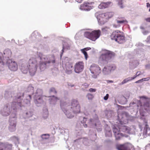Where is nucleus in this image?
<instances>
[{"label":"nucleus","instance_id":"nucleus-19","mask_svg":"<svg viewBox=\"0 0 150 150\" xmlns=\"http://www.w3.org/2000/svg\"><path fill=\"white\" fill-rule=\"evenodd\" d=\"M88 48H86L83 49H81V52L85 56V57L86 60L87 59L88 55L87 54V53L86 52V51H87V49H88Z\"/></svg>","mask_w":150,"mask_h":150},{"label":"nucleus","instance_id":"nucleus-56","mask_svg":"<svg viewBox=\"0 0 150 150\" xmlns=\"http://www.w3.org/2000/svg\"><path fill=\"white\" fill-rule=\"evenodd\" d=\"M104 29H105V28H102V30H103Z\"/></svg>","mask_w":150,"mask_h":150},{"label":"nucleus","instance_id":"nucleus-50","mask_svg":"<svg viewBox=\"0 0 150 150\" xmlns=\"http://www.w3.org/2000/svg\"><path fill=\"white\" fill-rule=\"evenodd\" d=\"M87 48H88V49H87V50H89L90 49H91V48L90 47H87Z\"/></svg>","mask_w":150,"mask_h":150},{"label":"nucleus","instance_id":"nucleus-4","mask_svg":"<svg viewBox=\"0 0 150 150\" xmlns=\"http://www.w3.org/2000/svg\"><path fill=\"white\" fill-rule=\"evenodd\" d=\"M110 37L112 40H115L120 44L122 43L125 41L124 34L119 30L113 31Z\"/></svg>","mask_w":150,"mask_h":150},{"label":"nucleus","instance_id":"nucleus-26","mask_svg":"<svg viewBox=\"0 0 150 150\" xmlns=\"http://www.w3.org/2000/svg\"><path fill=\"white\" fill-rule=\"evenodd\" d=\"M20 93L18 94V97H17V100H18H18L17 101V104H20L21 103V96H20Z\"/></svg>","mask_w":150,"mask_h":150},{"label":"nucleus","instance_id":"nucleus-3","mask_svg":"<svg viewBox=\"0 0 150 150\" xmlns=\"http://www.w3.org/2000/svg\"><path fill=\"white\" fill-rule=\"evenodd\" d=\"M115 55V53L112 52L105 49L102 50L99 57V64L100 65L101 64H107Z\"/></svg>","mask_w":150,"mask_h":150},{"label":"nucleus","instance_id":"nucleus-44","mask_svg":"<svg viewBox=\"0 0 150 150\" xmlns=\"http://www.w3.org/2000/svg\"><path fill=\"white\" fill-rule=\"evenodd\" d=\"M83 86H86V88H87V87H88L89 86V85L88 84H87L86 83H85L83 85Z\"/></svg>","mask_w":150,"mask_h":150},{"label":"nucleus","instance_id":"nucleus-30","mask_svg":"<svg viewBox=\"0 0 150 150\" xmlns=\"http://www.w3.org/2000/svg\"><path fill=\"white\" fill-rule=\"evenodd\" d=\"M50 93H51L52 92H53L54 93H57V91L55 90V88H51L50 90Z\"/></svg>","mask_w":150,"mask_h":150},{"label":"nucleus","instance_id":"nucleus-43","mask_svg":"<svg viewBox=\"0 0 150 150\" xmlns=\"http://www.w3.org/2000/svg\"><path fill=\"white\" fill-rule=\"evenodd\" d=\"M146 6L147 8L149 7H150V4L149 3H147Z\"/></svg>","mask_w":150,"mask_h":150},{"label":"nucleus","instance_id":"nucleus-38","mask_svg":"<svg viewBox=\"0 0 150 150\" xmlns=\"http://www.w3.org/2000/svg\"><path fill=\"white\" fill-rule=\"evenodd\" d=\"M145 79V78H144V79H141L139 80H138V81H136L135 82V83H139L140 82L142 81L144 79Z\"/></svg>","mask_w":150,"mask_h":150},{"label":"nucleus","instance_id":"nucleus-37","mask_svg":"<svg viewBox=\"0 0 150 150\" xmlns=\"http://www.w3.org/2000/svg\"><path fill=\"white\" fill-rule=\"evenodd\" d=\"M89 91L90 92H95L96 91V89L92 88H90L89 89Z\"/></svg>","mask_w":150,"mask_h":150},{"label":"nucleus","instance_id":"nucleus-52","mask_svg":"<svg viewBox=\"0 0 150 150\" xmlns=\"http://www.w3.org/2000/svg\"><path fill=\"white\" fill-rule=\"evenodd\" d=\"M9 115V113H7V114H6V115Z\"/></svg>","mask_w":150,"mask_h":150},{"label":"nucleus","instance_id":"nucleus-12","mask_svg":"<svg viewBox=\"0 0 150 150\" xmlns=\"http://www.w3.org/2000/svg\"><path fill=\"white\" fill-rule=\"evenodd\" d=\"M93 4V2H84L83 4L81 5V7L84 10H90L94 7L92 5Z\"/></svg>","mask_w":150,"mask_h":150},{"label":"nucleus","instance_id":"nucleus-9","mask_svg":"<svg viewBox=\"0 0 150 150\" xmlns=\"http://www.w3.org/2000/svg\"><path fill=\"white\" fill-rule=\"evenodd\" d=\"M63 67L67 74H70L72 73L74 67L72 63L69 62H66L64 65H63Z\"/></svg>","mask_w":150,"mask_h":150},{"label":"nucleus","instance_id":"nucleus-36","mask_svg":"<svg viewBox=\"0 0 150 150\" xmlns=\"http://www.w3.org/2000/svg\"><path fill=\"white\" fill-rule=\"evenodd\" d=\"M87 121V118L86 117H83V119L82 121H81V122L82 123H85L86 121Z\"/></svg>","mask_w":150,"mask_h":150},{"label":"nucleus","instance_id":"nucleus-21","mask_svg":"<svg viewBox=\"0 0 150 150\" xmlns=\"http://www.w3.org/2000/svg\"><path fill=\"white\" fill-rule=\"evenodd\" d=\"M133 63V66H134L135 67H136V66H137L139 63L137 61H134L132 62H130L129 63V64L130 66H131V64Z\"/></svg>","mask_w":150,"mask_h":150},{"label":"nucleus","instance_id":"nucleus-33","mask_svg":"<svg viewBox=\"0 0 150 150\" xmlns=\"http://www.w3.org/2000/svg\"><path fill=\"white\" fill-rule=\"evenodd\" d=\"M113 26L115 28H118L120 26V24H113Z\"/></svg>","mask_w":150,"mask_h":150},{"label":"nucleus","instance_id":"nucleus-27","mask_svg":"<svg viewBox=\"0 0 150 150\" xmlns=\"http://www.w3.org/2000/svg\"><path fill=\"white\" fill-rule=\"evenodd\" d=\"M27 117H29L32 116L33 115V112H32L28 111L26 113Z\"/></svg>","mask_w":150,"mask_h":150},{"label":"nucleus","instance_id":"nucleus-14","mask_svg":"<svg viewBox=\"0 0 150 150\" xmlns=\"http://www.w3.org/2000/svg\"><path fill=\"white\" fill-rule=\"evenodd\" d=\"M117 23L118 24H126L128 23V21L125 17L119 16L116 19Z\"/></svg>","mask_w":150,"mask_h":150},{"label":"nucleus","instance_id":"nucleus-35","mask_svg":"<svg viewBox=\"0 0 150 150\" xmlns=\"http://www.w3.org/2000/svg\"><path fill=\"white\" fill-rule=\"evenodd\" d=\"M109 94H106V96H105L104 97V99L105 100H107L109 97Z\"/></svg>","mask_w":150,"mask_h":150},{"label":"nucleus","instance_id":"nucleus-8","mask_svg":"<svg viewBox=\"0 0 150 150\" xmlns=\"http://www.w3.org/2000/svg\"><path fill=\"white\" fill-rule=\"evenodd\" d=\"M42 91L40 89L37 90L34 97V102L36 104L41 103L43 102Z\"/></svg>","mask_w":150,"mask_h":150},{"label":"nucleus","instance_id":"nucleus-46","mask_svg":"<svg viewBox=\"0 0 150 150\" xmlns=\"http://www.w3.org/2000/svg\"><path fill=\"white\" fill-rule=\"evenodd\" d=\"M28 97H29V98L30 99H31V95H28Z\"/></svg>","mask_w":150,"mask_h":150},{"label":"nucleus","instance_id":"nucleus-40","mask_svg":"<svg viewBox=\"0 0 150 150\" xmlns=\"http://www.w3.org/2000/svg\"><path fill=\"white\" fill-rule=\"evenodd\" d=\"M107 68L106 67H105L103 69V71L104 72L105 71H107Z\"/></svg>","mask_w":150,"mask_h":150},{"label":"nucleus","instance_id":"nucleus-2","mask_svg":"<svg viewBox=\"0 0 150 150\" xmlns=\"http://www.w3.org/2000/svg\"><path fill=\"white\" fill-rule=\"evenodd\" d=\"M37 61L33 58H30L27 64H23L21 67V70L24 74L27 73L28 70L31 76L34 75L37 70Z\"/></svg>","mask_w":150,"mask_h":150},{"label":"nucleus","instance_id":"nucleus-10","mask_svg":"<svg viewBox=\"0 0 150 150\" xmlns=\"http://www.w3.org/2000/svg\"><path fill=\"white\" fill-rule=\"evenodd\" d=\"M84 64L83 62H79L76 63L74 65L75 72L79 73L82 72L84 69Z\"/></svg>","mask_w":150,"mask_h":150},{"label":"nucleus","instance_id":"nucleus-31","mask_svg":"<svg viewBox=\"0 0 150 150\" xmlns=\"http://www.w3.org/2000/svg\"><path fill=\"white\" fill-rule=\"evenodd\" d=\"M10 125L11 127H12L13 128H14V129H15V127L16 126V124L15 122L13 121V122H11L10 123Z\"/></svg>","mask_w":150,"mask_h":150},{"label":"nucleus","instance_id":"nucleus-48","mask_svg":"<svg viewBox=\"0 0 150 150\" xmlns=\"http://www.w3.org/2000/svg\"><path fill=\"white\" fill-rule=\"evenodd\" d=\"M51 62L52 63H54L55 62V61L54 60H52V61H51Z\"/></svg>","mask_w":150,"mask_h":150},{"label":"nucleus","instance_id":"nucleus-34","mask_svg":"<svg viewBox=\"0 0 150 150\" xmlns=\"http://www.w3.org/2000/svg\"><path fill=\"white\" fill-rule=\"evenodd\" d=\"M138 73H139V72H137V73H136V75H135L133 77H131V79L132 80L133 79H135L137 76H139V75H137V74H138Z\"/></svg>","mask_w":150,"mask_h":150},{"label":"nucleus","instance_id":"nucleus-39","mask_svg":"<svg viewBox=\"0 0 150 150\" xmlns=\"http://www.w3.org/2000/svg\"><path fill=\"white\" fill-rule=\"evenodd\" d=\"M145 20L148 22L150 23V17L146 18Z\"/></svg>","mask_w":150,"mask_h":150},{"label":"nucleus","instance_id":"nucleus-18","mask_svg":"<svg viewBox=\"0 0 150 150\" xmlns=\"http://www.w3.org/2000/svg\"><path fill=\"white\" fill-rule=\"evenodd\" d=\"M37 54L39 57L40 58L41 60H45L46 58H47V56L43 55L42 53L39 52H37Z\"/></svg>","mask_w":150,"mask_h":150},{"label":"nucleus","instance_id":"nucleus-17","mask_svg":"<svg viewBox=\"0 0 150 150\" xmlns=\"http://www.w3.org/2000/svg\"><path fill=\"white\" fill-rule=\"evenodd\" d=\"M51 62L50 60L45 61L44 62H40V68L41 71L43 70L46 68V65L47 64H50Z\"/></svg>","mask_w":150,"mask_h":150},{"label":"nucleus","instance_id":"nucleus-25","mask_svg":"<svg viewBox=\"0 0 150 150\" xmlns=\"http://www.w3.org/2000/svg\"><path fill=\"white\" fill-rule=\"evenodd\" d=\"M118 2V4L119 5L120 8H123L122 0H117Z\"/></svg>","mask_w":150,"mask_h":150},{"label":"nucleus","instance_id":"nucleus-55","mask_svg":"<svg viewBox=\"0 0 150 150\" xmlns=\"http://www.w3.org/2000/svg\"><path fill=\"white\" fill-rule=\"evenodd\" d=\"M22 96H23V93L22 94Z\"/></svg>","mask_w":150,"mask_h":150},{"label":"nucleus","instance_id":"nucleus-20","mask_svg":"<svg viewBox=\"0 0 150 150\" xmlns=\"http://www.w3.org/2000/svg\"><path fill=\"white\" fill-rule=\"evenodd\" d=\"M27 91L28 92H30L31 94H33L34 93V88L31 86H29L28 88Z\"/></svg>","mask_w":150,"mask_h":150},{"label":"nucleus","instance_id":"nucleus-29","mask_svg":"<svg viewBox=\"0 0 150 150\" xmlns=\"http://www.w3.org/2000/svg\"><path fill=\"white\" fill-rule=\"evenodd\" d=\"M88 99L89 100H92L93 98V96L91 94H88L87 96Z\"/></svg>","mask_w":150,"mask_h":150},{"label":"nucleus","instance_id":"nucleus-28","mask_svg":"<svg viewBox=\"0 0 150 150\" xmlns=\"http://www.w3.org/2000/svg\"><path fill=\"white\" fill-rule=\"evenodd\" d=\"M147 126V125H146V126ZM148 129V128L146 127H145L144 129L143 132V135H145L147 134V130Z\"/></svg>","mask_w":150,"mask_h":150},{"label":"nucleus","instance_id":"nucleus-53","mask_svg":"<svg viewBox=\"0 0 150 150\" xmlns=\"http://www.w3.org/2000/svg\"><path fill=\"white\" fill-rule=\"evenodd\" d=\"M109 132L110 133V134H111V132Z\"/></svg>","mask_w":150,"mask_h":150},{"label":"nucleus","instance_id":"nucleus-41","mask_svg":"<svg viewBox=\"0 0 150 150\" xmlns=\"http://www.w3.org/2000/svg\"><path fill=\"white\" fill-rule=\"evenodd\" d=\"M0 64L4 65V63L3 62L2 59H1V57L0 56Z\"/></svg>","mask_w":150,"mask_h":150},{"label":"nucleus","instance_id":"nucleus-32","mask_svg":"<svg viewBox=\"0 0 150 150\" xmlns=\"http://www.w3.org/2000/svg\"><path fill=\"white\" fill-rule=\"evenodd\" d=\"M122 129L124 130V131L128 132L129 130L128 127L126 126H123L122 127Z\"/></svg>","mask_w":150,"mask_h":150},{"label":"nucleus","instance_id":"nucleus-42","mask_svg":"<svg viewBox=\"0 0 150 150\" xmlns=\"http://www.w3.org/2000/svg\"><path fill=\"white\" fill-rule=\"evenodd\" d=\"M76 1L78 2V3H81L82 2V1H83V0H75Z\"/></svg>","mask_w":150,"mask_h":150},{"label":"nucleus","instance_id":"nucleus-51","mask_svg":"<svg viewBox=\"0 0 150 150\" xmlns=\"http://www.w3.org/2000/svg\"><path fill=\"white\" fill-rule=\"evenodd\" d=\"M64 48L63 47V49L62 50V53L64 52Z\"/></svg>","mask_w":150,"mask_h":150},{"label":"nucleus","instance_id":"nucleus-54","mask_svg":"<svg viewBox=\"0 0 150 150\" xmlns=\"http://www.w3.org/2000/svg\"><path fill=\"white\" fill-rule=\"evenodd\" d=\"M149 12H150V8H149Z\"/></svg>","mask_w":150,"mask_h":150},{"label":"nucleus","instance_id":"nucleus-49","mask_svg":"<svg viewBox=\"0 0 150 150\" xmlns=\"http://www.w3.org/2000/svg\"><path fill=\"white\" fill-rule=\"evenodd\" d=\"M84 126L85 127H87V125L86 124L84 125Z\"/></svg>","mask_w":150,"mask_h":150},{"label":"nucleus","instance_id":"nucleus-13","mask_svg":"<svg viewBox=\"0 0 150 150\" xmlns=\"http://www.w3.org/2000/svg\"><path fill=\"white\" fill-rule=\"evenodd\" d=\"M113 131L116 140H119L120 138L123 136V134L120 133V130L116 128H113Z\"/></svg>","mask_w":150,"mask_h":150},{"label":"nucleus","instance_id":"nucleus-1","mask_svg":"<svg viewBox=\"0 0 150 150\" xmlns=\"http://www.w3.org/2000/svg\"><path fill=\"white\" fill-rule=\"evenodd\" d=\"M60 105L62 111L68 118L73 117L74 114L80 112V106L78 101L76 99H73L68 104L65 102L61 100Z\"/></svg>","mask_w":150,"mask_h":150},{"label":"nucleus","instance_id":"nucleus-16","mask_svg":"<svg viewBox=\"0 0 150 150\" xmlns=\"http://www.w3.org/2000/svg\"><path fill=\"white\" fill-rule=\"evenodd\" d=\"M9 69L13 71H16L18 69V66L17 63L14 62H11L8 66Z\"/></svg>","mask_w":150,"mask_h":150},{"label":"nucleus","instance_id":"nucleus-23","mask_svg":"<svg viewBox=\"0 0 150 150\" xmlns=\"http://www.w3.org/2000/svg\"><path fill=\"white\" fill-rule=\"evenodd\" d=\"M131 78L130 77H129L127 78H126V79H124L123 81H122V82L121 83L122 84H123L127 82L131 81L132 80L131 79Z\"/></svg>","mask_w":150,"mask_h":150},{"label":"nucleus","instance_id":"nucleus-6","mask_svg":"<svg viewBox=\"0 0 150 150\" xmlns=\"http://www.w3.org/2000/svg\"><path fill=\"white\" fill-rule=\"evenodd\" d=\"M101 31L100 30H94L91 32L85 31L84 33L85 37L93 41H95L100 37Z\"/></svg>","mask_w":150,"mask_h":150},{"label":"nucleus","instance_id":"nucleus-7","mask_svg":"<svg viewBox=\"0 0 150 150\" xmlns=\"http://www.w3.org/2000/svg\"><path fill=\"white\" fill-rule=\"evenodd\" d=\"M90 70L93 74V77L96 78L101 72V69L98 66L95 64H93L90 67Z\"/></svg>","mask_w":150,"mask_h":150},{"label":"nucleus","instance_id":"nucleus-15","mask_svg":"<svg viewBox=\"0 0 150 150\" xmlns=\"http://www.w3.org/2000/svg\"><path fill=\"white\" fill-rule=\"evenodd\" d=\"M111 4V2H101L98 6V8L100 9H103L108 8Z\"/></svg>","mask_w":150,"mask_h":150},{"label":"nucleus","instance_id":"nucleus-24","mask_svg":"<svg viewBox=\"0 0 150 150\" xmlns=\"http://www.w3.org/2000/svg\"><path fill=\"white\" fill-rule=\"evenodd\" d=\"M49 135L48 134H43L42 135L41 137L43 139H47L49 137Z\"/></svg>","mask_w":150,"mask_h":150},{"label":"nucleus","instance_id":"nucleus-57","mask_svg":"<svg viewBox=\"0 0 150 150\" xmlns=\"http://www.w3.org/2000/svg\"><path fill=\"white\" fill-rule=\"evenodd\" d=\"M148 38H149H149H150V37H149L148 38Z\"/></svg>","mask_w":150,"mask_h":150},{"label":"nucleus","instance_id":"nucleus-47","mask_svg":"<svg viewBox=\"0 0 150 150\" xmlns=\"http://www.w3.org/2000/svg\"><path fill=\"white\" fill-rule=\"evenodd\" d=\"M137 72H139V73L137 74V75H139V76L141 74V72L140 71H137Z\"/></svg>","mask_w":150,"mask_h":150},{"label":"nucleus","instance_id":"nucleus-22","mask_svg":"<svg viewBox=\"0 0 150 150\" xmlns=\"http://www.w3.org/2000/svg\"><path fill=\"white\" fill-rule=\"evenodd\" d=\"M51 101H54V102H55L59 100V98H57V97H55L54 96H53L52 97H51Z\"/></svg>","mask_w":150,"mask_h":150},{"label":"nucleus","instance_id":"nucleus-5","mask_svg":"<svg viewBox=\"0 0 150 150\" xmlns=\"http://www.w3.org/2000/svg\"><path fill=\"white\" fill-rule=\"evenodd\" d=\"M113 15V13L112 12H107L98 15L97 16V18L99 23L103 25L107 22L109 19L112 18Z\"/></svg>","mask_w":150,"mask_h":150},{"label":"nucleus","instance_id":"nucleus-11","mask_svg":"<svg viewBox=\"0 0 150 150\" xmlns=\"http://www.w3.org/2000/svg\"><path fill=\"white\" fill-rule=\"evenodd\" d=\"M132 148V145L129 143L118 145L116 146V148L118 150H131V148Z\"/></svg>","mask_w":150,"mask_h":150},{"label":"nucleus","instance_id":"nucleus-45","mask_svg":"<svg viewBox=\"0 0 150 150\" xmlns=\"http://www.w3.org/2000/svg\"><path fill=\"white\" fill-rule=\"evenodd\" d=\"M107 81V82L108 83H113V81H111V80H108Z\"/></svg>","mask_w":150,"mask_h":150}]
</instances>
